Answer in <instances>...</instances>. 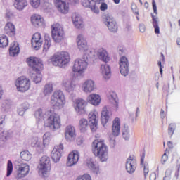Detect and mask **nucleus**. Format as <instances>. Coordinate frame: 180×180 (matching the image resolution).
<instances>
[{
    "instance_id": "f257e3e1",
    "label": "nucleus",
    "mask_w": 180,
    "mask_h": 180,
    "mask_svg": "<svg viewBox=\"0 0 180 180\" xmlns=\"http://www.w3.org/2000/svg\"><path fill=\"white\" fill-rule=\"evenodd\" d=\"M77 47L80 51H83L84 55L81 58H77L74 61L73 66L72 67V72L77 74L79 78H84L85 77V72L88 68L89 64V58L92 51L88 47V43L84 35L79 34L76 39Z\"/></svg>"
},
{
    "instance_id": "f03ea898",
    "label": "nucleus",
    "mask_w": 180,
    "mask_h": 180,
    "mask_svg": "<svg viewBox=\"0 0 180 180\" xmlns=\"http://www.w3.org/2000/svg\"><path fill=\"white\" fill-rule=\"evenodd\" d=\"M27 63L31 68V78L35 84L41 82V71L43 70L44 67L41 60L34 57H30L27 58Z\"/></svg>"
},
{
    "instance_id": "7ed1b4c3",
    "label": "nucleus",
    "mask_w": 180,
    "mask_h": 180,
    "mask_svg": "<svg viewBox=\"0 0 180 180\" xmlns=\"http://www.w3.org/2000/svg\"><path fill=\"white\" fill-rule=\"evenodd\" d=\"M92 152L95 157H98L101 162H105L109 158L108 146L103 141H94L92 143Z\"/></svg>"
},
{
    "instance_id": "20e7f679",
    "label": "nucleus",
    "mask_w": 180,
    "mask_h": 180,
    "mask_svg": "<svg viewBox=\"0 0 180 180\" xmlns=\"http://www.w3.org/2000/svg\"><path fill=\"white\" fill-rule=\"evenodd\" d=\"M51 61L55 67L63 68V67L71 61V58L68 52L60 51L53 54L51 58Z\"/></svg>"
},
{
    "instance_id": "39448f33",
    "label": "nucleus",
    "mask_w": 180,
    "mask_h": 180,
    "mask_svg": "<svg viewBox=\"0 0 180 180\" xmlns=\"http://www.w3.org/2000/svg\"><path fill=\"white\" fill-rule=\"evenodd\" d=\"M47 114L49 116L44 124L46 127H48L50 130H52V131H56V130L60 129L61 118L60 115L56 112H51V111H48Z\"/></svg>"
},
{
    "instance_id": "423d86ee",
    "label": "nucleus",
    "mask_w": 180,
    "mask_h": 180,
    "mask_svg": "<svg viewBox=\"0 0 180 180\" xmlns=\"http://www.w3.org/2000/svg\"><path fill=\"white\" fill-rule=\"evenodd\" d=\"M51 104L55 109H63L65 105V96L61 90L55 91L51 96Z\"/></svg>"
},
{
    "instance_id": "0eeeda50",
    "label": "nucleus",
    "mask_w": 180,
    "mask_h": 180,
    "mask_svg": "<svg viewBox=\"0 0 180 180\" xmlns=\"http://www.w3.org/2000/svg\"><path fill=\"white\" fill-rule=\"evenodd\" d=\"M15 179H22V178H26L30 172V166L27 163L22 162V160H18L15 161Z\"/></svg>"
},
{
    "instance_id": "6e6552de",
    "label": "nucleus",
    "mask_w": 180,
    "mask_h": 180,
    "mask_svg": "<svg viewBox=\"0 0 180 180\" xmlns=\"http://www.w3.org/2000/svg\"><path fill=\"white\" fill-rule=\"evenodd\" d=\"M65 36L64 28L61 25L56 23L51 26V37L55 43H61Z\"/></svg>"
},
{
    "instance_id": "1a4fd4ad",
    "label": "nucleus",
    "mask_w": 180,
    "mask_h": 180,
    "mask_svg": "<svg viewBox=\"0 0 180 180\" xmlns=\"http://www.w3.org/2000/svg\"><path fill=\"white\" fill-rule=\"evenodd\" d=\"M50 158L47 155H44L41 158L39 165L38 166V173L41 176H46L50 172Z\"/></svg>"
},
{
    "instance_id": "9d476101",
    "label": "nucleus",
    "mask_w": 180,
    "mask_h": 180,
    "mask_svg": "<svg viewBox=\"0 0 180 180\" xmlns=\"http://www.w3.org/2000/svg\"><path fill=\"white\" fill-rule=\"evenodd\" d=\"M15 85L18 92H26L30 89V80L22 76L16 79Z\"/></svg>"
},
{
    "instance_id": "9b49d317",
    "label": "nucleus",
    "mask_w": 180,
    "mask_h": 180,
    "mask_svg": "<svg viewBox=\"0 0 180 180\" xmlns=\"http://www.w3.org/2000/svg\"><path fill=\"white\" fill-rule=\"evenodd\" d=\"M119 68L121 75L123 77H127L129 72H130V63L129 59L126 56H122L119 60Z\"/></svg>"
},
{
    "instance_id": "f8f14e48",
    "label": "nucleus",
    "mask_w": 180,
    "mask_h": 180,
    "mask_svg": "<svg viewBox=\"0 0 180 180\" xmlns=\"http://www.w3.org/2000/svg\"><path fill=\"white\" fill-rule=\"evenodd\" d=\"M102 0H82V4L84 8H89L94 13H99V6Z\"/></svg>"
},
{
    "instance_id": "ddd939ff",
    "label": "nucleus",
    "mask_w": 180,
    "mask_h": 180,
    "mask_svg": "<svg viewBox=\"0 0 180 180\" xmlns=\"http://www.w3.org/2000/svg\"><path fill=\"white\" fill-rule=\"evenodd\" d=\"M85 106H86V101L82 98H77L74 102L75 110L77 115L79 116H81V115H85V113H86Z\"/></svg>"
},
{
    "instance_id": "4468645a",
    "label": "nucleus",
    "mask_w": 180,
    "mask_h": 180,
    "mask_svg": "<svg viewBox=\"0 0 180 180\" xmlns=\"http://www.w3.org/2000/svg\"><path fill=\"white\" fill-rule=\"evenodd\" d=\"M103 21L108 27L110 32H112L113 33H116L117 32V24L116 23V20L110 15H105L103 18Z\"/></svg>"
},
{
    "instance_id": "2eb2a0df",
    "label": "nucleus",
    "mask_w": 180,
    "mask_h": 180,
    "mask_svg": "<svg viewBox=\"0 0 180 180\" xmlns=\"http://www.w3.org/2000/svg\"><path fill=\"white\" fill-rule=\"evenodd\" d=\"M99 115L96 111H91L89 114V123L91 131H96L98 129V118Z\"/></svg>"
},
{
    "instance_id": "dca6fc26",
    "label": "nucleus",
    "mask_w": 180,
    "mask_h": 180,
    "mask_svg": "<svg viewBox=\"0 0 180 180\" xmlns=\"http://www.w3.org/2000/svg\"><path fill=\"white\" fill-rule=\"evenodd\" d=\"M63 150H64V146L61 143L53 148L51 153V158L53 162L57 163L60 162Z\"/></svg>"
},
{
    "instance_id": "f3484780",
    "label": "nucleus",
    "mask_w": 180,
    "mask_h": 180,
    "mask_svg": "<svg viewBox=\"0 0 180 180\" xmlns=\"http://www.w3.org/2000/svg\"><path fill=\"white\" fill-rule=\"evenodd\" d=\"M113 114L109 110V108L108 106H104L101 110V120L103 126H105L106 124L109 123L110 120H112V116Z\"/></svg>"
},
{
    "instance_id": "a211bd4d",
    "label": "nucleus",
    "mask_w": 180,
    "mask_h": 180,
    "mask_svg": "<svg viewBox=\"0 0 180 180\" xmlns=\"http://www.w3.org/2000/svg\"><path fill=\"white\" fill-rule=\"evenodd\" d=\"M96 89L95 82L92 79H86L82 84V90L85 94H91V92H94Z\"/></svg>"
},
{
    "instance_id": "6ab92c4d",
    "label": "nucleus",
    "mask_w": 180,
    "mask_h": 180,
    "mask_svg": "<svg viewBox=\"0 0 180 180\" xmlns=\"http://www.w3.org/2000/svg\"><path fill=\"white\" fill-rule=\"evenodd\" d=\"M54 4L58 12H60V13H64L65 15L68 13L70 7L65 0H54Z\"/></svg>"
},
{
    "instance_id": "aec40b11",
    "label": "nucleus",
    "mask_w": 180,
    "mask_h": 180,
    "mask_svg": "<svg viewBox=\"0 0 180 180\" xmlns=\"http://www.w3.org/2000/svg\"><path fill=\"white\" fill-rule=\"evenodd\" d=\"M125 168L128 174H130L131 175L132 174H134L136 168H137V163L136 162V160H134L133 157L129 156L127 158L125 164Z\"/></svg>"
},
{
    "instance_id": "412c9836",
    "label": "nucleus",
    "mask_w": 180,
    "mask_h": 180,
    "mask_svg": "<svg viewBox=\"0 0 180 180\" xmlns=\"http://www.w3.org/2000/svg\"><path fill=\"white\" fill-rule=\"evenodd\" d=\"M78 160H79V152L73 150L68 157L67 166L72 167L73 165H75V164L78 162Z\"/></svg>"
},
{
    "instance_id": "4be33fe9",
    "label": "nucleus",
    "mask_w": 180,
    "mask_h": 180,
    "mask_svg": "<svg viewBox=\"0 0 180 180\" xmlns=\"http://www.w3.org/2000/svg\"><path fill=\"white\" fill-rule=\"evenodd\" d=\"M76 136L75 127L72 125H68L65 130V137L67 141H74Z\"/></svg>"
},
{
    "instance_id": "5701e85b",
    "label": "nucleus",
    "mask_w": 180,
    "mask_h": 180,
    "mask_svg": "<svg viewBox=\"0 0 180 180\" xmlns=\"http://www.w3.org/2000/svg\"><path fill=\"white\" fill-rule=\"evenodd\" d=\"M97 57L103 63H109L110 61L109 53H108V51L105 48H99L97 50Z\"/></svg>"
},
{
    "instance_id": "b1692460",
    "label": "nucleus",
    "mask_w": 180,
    "mask_h": 180,
    "mask_svg": "<svg viewBox=\"0 0 180 180\" xmlns=\"http://www.w3.org/2000/svg\"><path fill=\"white\" fill-rule=\"evenodd\" d=\"M86 164L88 168H89L94 174H96V175H99V174H101V169H99V166L96 165V162L93 159H87Z\"/></svg>"
},
{
    "instance_id": "393cba45",
    "label": "nucleus",
    "mask_w": 180,
    "mask_h": 180,
    "mask_svg": "<svg viewBox=\"0 0 180 180\" xmlns=\"http://www.w3.org/2000/svg\"><path fill=\"white\" fill-rule=\"evenodd\" d=\"M61 85L66 92H73L77 86L72 80L68 79H65L63 80Z\"/></svg>"
},
{
    "instance_id": "a878e982",
    "label": "nucleus",
    "mask_w": 180,
    "mask_h": 180,
    "mask_svg": "<svg viewBox=\"0 0 180 180\" xmlns=\"http://www.w3.org/2000/svg\"><path fill=\"white\" fill-rule=\"evenodd\" d=\"M12 139V131L5 130L0 134V147H5L6 141Z\"/></svg>"
},
{
    "instance_id": "bb28decb",
    "label": "nucleus",
    "mask_w": 180,
    "mask_h": 180,
    "mask_svg": "<svg viewBox=\"0 0 180 180\" xmlns=\"http://www.w3.org/2000/svg\"><path fill=\"white\" fill-rule=\"evenodd\" d=\"M112 134L115 137L120 134V118L115 117L112 121Z\"/></svg>"
},
{
    "instance_id": "cd10ccee",
    "label": "nucleus",
    "mask_w": 180,
    "mask_h": 180,
    "mask_svg": "<svg viewBox=\"0 0 180 180\" xmlns=\"http://www.w3.org/2000/svg\"><path fill=\"white\" fill-rule=\"evenodd\" d=\"M72 20L76 29H82L84 27V20L79 14L73 13Z\"/></svg>"
},
{
    "instance_id": "c85d7f7f",
    "label": "nucleus",
    "mask_w": 180,
    "mask_h": 180,
    "mask_svg": "<svg viewBox=\"0 0 180 180\" xmlns=\"http://www.w3.org/2000/svg\"><path fill=\"white\" fill-rule=\"evenodd\" d=\"M88 101L91 105H93V106H99V105H101L102 98H101L99 94H91L89 96Z\"/></svg>"
},
{
    "instance_id": "c756f323",
    "label": "nucleus",
    "mask_w": 180,
    "mask_h": 180,
    "mask_svg": "<svg viewBox=\"0 0 180 180\" xmlns=\"http://www.w3.org/2000/svg\"><path fill=\"white\" fill-rule=\"evenodd\" d=\"M31 22L33 26L39 27V26H43L44 25V18L40 15H33L31 17Z\"/></svg>"
},
{
    "instance_id": "7c9ffc66",
    "label": "nucleus",
    "mask_w": 180,
    "mask_h": 180,
    "mask_svg": "<svg viewBox=\"0 0 180 180\" xmlns=\"http://www.w3.org/2000/svg\"><path fill=\"white\" fill-rule=\"evenodd\" d=\"M100 72L105 79H109L111 72L110 66L106 63L102 64L101 65Z\"/></svg>"
},
{
    "instance_id": "2f4dec72",
    "label": "nucleus",
    "mask_w": 180,
    "mask_h": 180,
    "mask_svg": "<svg viewBox=\"0 0 180 180\" xmlns=\"http://www.w3.org/2000/svg\"><path fill=\"white\" fill-rule=\"evenodd\" d=\"M4 32L8 36L13 37L16 34V29L15 25L12 22H7L4 27Z\"/></svg>"
},
{
    "instance_id": "473e14b6",
    "label": "nucleus",
    "mask_w": 180,
    "mask_h": 180,
    "mask_svg": "<svg viewBox=\"0 0 180 180\" xmlns=\"http://www.w3.org/2000/svg\"><path fill=\"white\" fill-rule=\"evenodd\" d=\"M79 129L81 133H86L89 129V124L88 123V120L85 118H82L79 120Z\"/></svg>"
},
{
    "instance_id": "72a5a7b5",
    "label": "nucleus",
    "mask_w": 180,
    "mask_h": 180,
    "mask_svg": "<svg viewBox=\"0 0 180 180\" xmlns=\"http://www.w3.org/2000/svg\"><path fill=\"white\" fill-rule=\"evenodd\" d=\"M19 51H20V49L19 48V44H18V42H13L11 44L9 49V54L11 57H15V56H17V54H19Z\"/></svg>"
},
{
    "instance_id": "f704fd0d",
    "label": "nucleus",
    "mask_w": 180,
    "mask_h": 180,
    "mask_svg": "<svg viewBox=\"0 0 180 180\" xmlns=\"http://www.w3.org/2000/svg\"><path fill=\"white\" fill-rule=\"evenodd\" d=\"M14 7L18 11H23L27 6V1L26 0H15Z\"/></svg>"
},
{
    "instance_id": "c9c22d12",
    "label": "nucleus",
    "mask_w": 180,
    "mask_h": 180,
    "mask_svg": "<svg viewBox=\"0 0 180 180\" xmlns=\"http://www.w3.org/2000/svg\"><path fill=\"white\" fill-rule=\"evenodd\" d=\"M53 83L49 82L45 84L43 89V94L44 96H50L53 94Z\"/></svg>"
},
{
    "instance_id": "e433bc0d",
    "label": "nucleus",
    "mask_w": 180,
    "mask_h": 180,
    "mask_svg": "<svg viewBox=\"0 0 180 180\" xmlns=\"http://www.w3.org/2000/svg\"><path fill=\"white\" fill-rule=\"evenodd\" d=\"M108 98L110 99V102H111V103H113V105H114V106H115V108H118L119 98H117V94H116V93H115V92H111V93H110Z\"/></svg>"
},
{
    "instance_id": "4c0bfd02",
    "label": "nucleus",
    "mask_w": 180,
    "mask_h": 180,
    "mask_svg": "<svg viewBox=\"0 0 180 180\" xmlns=\"http://www.w3.org/2000/svg\"><path fill=\"white\" fill-rule=\"evenodd\" d=\"M34 116L36 118L37 120L39 122L41 120H44V117H46V115H44V112H43V109L38 108L34 113Z\"/></svg>"
},
{
    "instance_id": "58836bf2",
    "label": "nucleus",
    "mask_w": 180,
    "mask_h": 180,
    "mask_svg": "<svg viewBox=\"0 0 180 180\" xmlns=\"http://www.w3.org/2000/svg\"><path fill=\"white\" fill-rule=\"evenodd\" d=\"M50 47H51V38H50L49 35H45L43 51L47 53Z\"/></svg>"
},
{
    "instance_id": "ea45409f",
    "label": "nucleus",
    "mask_w": 180,
    "mask_h": 180,
    "mask_svg": "<svg viewBox=\"0 0 180 180\" xmlns=\"http://www.w3.org/2000/svg\"><path fill=\"white\" fill-rule=\"evenodd\" d=\"M30 108V105L29 103H23L20 107L18 109V113L20 116H23L25 115V112L27 110Z\"/></svg>"
},
{
    "instance_id": "a19ab883",
    "label": "nucleus",
    "mask_w": 180,
    "mask_h": 180,
    "mask_svg": "<svg viewBox=\"0 0 180 180\" xmlns=\"http://www.w3.org/2000/svg\"><path fill=\"white\" fill-rule=\"evenodd\" d=\"M122 137L125 140L130 139V129L127 124H124V127L122 129Z\"/></svg>"
},
{
    "instance_id": "79ce46f5",
    "label": "nucleus",
    "mask_w": 180,
    "mask_h": 180,
    "mask_svg": "<svg viewBox=\"0 0 180 180\" xmlns=\"http://www.w3.org/2000/svg\"><path fill=\"white\" fill-rule=\"evenodd\" d=\"M8 44H9L8 37L4 34L0 35V48L4 49V47H8Z\"/></svg>"
},
{
    "instance_id": "37998d69",
    "label": "nucleus",
    "mask_w": 180,
    "mask_h": 180,
    "mask_svg": "<svg viewBox=\"0 0 180 180\" xmlns=\"http://www.w3.org/2000/svg\"><path fill=\"white\" fill-rule=\"evenodd\" d=\"M153 25L155 29V33L160 34V26H158V17L152 15Z\"/></svg>"
},
{
    "instance_id": "c03bdc74",
    "label": "nucleus",
    "mask_w": 180,
    "mask_h": 180,
    "mask_svg": "<svg viewBox=\"0 0 180 180\" xmlns=\"http://www.w3.org/2000/svg\"><path fill=\"white\" fill-rule=\"evenodd\" d=\"M11 106L12 103L11 102V100H4L1 105L2 110L4 112H9V110H11Z\"/></svg>"
},
{
    "instance_id": "a18cd8bd",
    "label": "nucleus",
    "mask_w": 180,
    "mask_h": 180,
    "mask_svg": "<svg viewBox=\"0 0 180 180\" xmlns=\"http://www.w3.org/2000/svg\"><path fill=\"white\" fill-rule=\"evenodd\" d=\"M51 141V134L50 132H46L43 136V143L44 146H49L50 141Z\"/></svg>"
},
{
    "instance_id": "49530a36",
    "label": "nucleus",
    "mask_w": 180,
    "mask_h": 180,
    "mask_svg": "<svg viewBox=\"0 0 180 180\" xmlns=\"http://www.w3.org/2000/svg\"><path fill=\"white\" fill-rule=\"evenodd\" d=\"M22 160L24 161H30L32 160V155L29 150H24L20 153Z\"/></svg>"
},
{
    "instance_id": "de8ad7c7",
    "label": "nucleus",
    "mask_w": 180,
    "mask_h": 180,
    "mask_svg": "<svg viewBox=\"0 0 180 180\" xmlns=\"http://www.w3.org/2000/svg\"><path fill=\"white\" fill-rule=\"evenodd\" d=\"M12 172H13V164L12 161L8 160L7 163V172H6V176L9 178L11 175H12Z\"/></svg>"
},
{
    "instance_id": "09e8293b",
    "label": "nucleus",
    "mask_w": 180,
    "mask_h": 180,
    "mask_svg": "<svg viewBox=\"0 0 180 180\" xmlns=\"http://www.w3.org/2000/svg\"><path fill=\"white\" fill-rule=\"evenodd\" d=\"M42 44H43V41H36L34 39L31 40L32 47H33L34 50H39V49L41 47Z\"/></svg>"
},
{
    "instance_id": "8fccbe9b",
    "label": "nucleus",
    "mask_w": 180,
    "mask_h": 180,
    "mask_svg": "<svg viewBox=\"0 0 180 180\" xmlns=\"http://www.w3.org/2000/svg\"><path fill=\"white\" fill-rule=\"evenodd\" d=\"M46 146H44V143L39 141V143L35 146V148L38 153H43L44 151V148H46Z\"/></svg>"
},
{
    "instance_id": "3c124183",
    "label": "nucleus",
    "mask_w": 180,
    "mask_h": 180,
    "mask_svg": "<svg viewBox=\"0 0 180 180\" xmlns=\"http://www.w3.org/2000/svg\"><path fill=\"white\" fill-rule=\"evenodd\" d=\"M32 40H35L37 41H43V39H41V34L39 32H36L33 34Z\"/></svg>"
},
{
    "instance_id": "603ef678",
    "label": "nucleus",
    "mask_w": 180,
    "mask_h": 180,
    "mask_svg": "<svg viewBox=\"0 0 180 180\" xmlns=\"http://www.w3.org/2000/svg\"><path fill=\"white\" fill-rule=\"evenodd\" d=\"M30 5L32 8H39L40 6V0H30Z\"/></svg>"
},
{
    "instance_id": "864d4df0",
    "label": "nucleus",
    "mask_w": 180,
    "mask_h": 180,
    "mask_svg": "<svg viewBox=\"0 0 180 180\" xmlns=\"http://www.w3.org/2000/svg\"><path fill=\"white\" fill-rule=\"evenodd\" d=\"M6 116V115H1L0 117V131H2L4 126H5V119Z\"/></svg>"
},
{
    "instance_id": "5fc2aeb1",
    "label": "nucleus",
    "mask_w": 180,
    "mask_h": 180,
    "mask_svg": "<svg viewBox=\"0 0 180 180\" xmlns=\"http://www.w3.org/2000/svg\"><path fill=\"white\" fill-rule=\"evenodd\" d=\"M77 180H92L91 175L86 174L82 176H79Z\"/></svg>"
},
{
    "instance_id": "6e6d98bb",
    "label": "nucleus",
    "mask_w": 180,
    "mask_h": 180,
    "mask_svg": "<svg viewBox=\"0 0 180 180\" xmlns=\"http://www.w3.org/2000/svg\"><path fill=\"white\" fill-rule=\"evenodd\" d=\"M174 131H175V124H170L169 125L168 133L169 135L172 136V134H174Z\"/></svg>"
},
{
    "instance_id": "4d7b16f0",
    "label": "nucleus",
    "mask_w": 180,
    "mask_h": 180,
    "mask_svg": "<svg viewBox=\"0 0 180 180\" xmlns=\"http://www.w3.org/2000/svg\"><path fill=\"white\" fill-rule=\"evenodd\" d=\"M110 146L111 148H115V146H116V138L115 136L110 139Z\"/></svg>"
},
{
    "instance_id": "13d9d810",
    "label": "nucleus",
    "mask_w": 180,
    "mask_h": 180,
    "mask_svg": "<svg viewBox=\"0 0 180 180\" xmlns=\"http://www.w3.org/2000/svg\"><path fill=\"white\" fill-rule=\"evenodd\" d=\"M100 4H101L100 6L101 11H104L108 10V4L106 3H103V0L101 1Z\"/></svg>"
},
{
    "instance_id": "bf43d9fd",
    "label": "nucleus",
    "mask_w": 180,
    "mask_h": 180,
    "mask_svg": "<svg viewBox=\"0 0 180 180\" xmlns=\"http://www.w3.org/2000/svg\"><path fill=\"white\" fill-rule=\"evenodd\" d=\"M167 160H168V155L167 154V151H165L162 156L161 163L165 164V162H167Z\"/></svg>"
},
{
    "instance_id": "052dcab7",
    "label": "nucleus",
    "mask_w": 180,
    "mask_h": 180,
    "mask_svg": "<svg viewBox=\"0 0 180 180\" xmlns=\"http://www.w3.org/2000/svg\"><path fill=\"white\" fill-rule=\"evenodd\" d=\"M148 172H150V169L148 167V165H144L143 174H144L145 178H147V175H148Z\"/></svg>"
},
{
    "instance_id": "680f3d73",
    "label": "nucleus",
    "mask_w": 180,
    "mask_h": 180,
    "mask_svg": "<svg viewBox=\"0 0 180 180\" xmlns=\"http://www.w3.org/2000/svg\"><path fill=\"white\" fill-rule=\"evenodd\" d=\"M163 180H171V170L168 169L166 171Z\"/></svg>"
},
{
    "instance_id": "e2e57ef3",
    "label": "nucleus",
    "mask_w": 180,
    "mask_h": 180,
    "mask_svg": "<svg viewBox=\"0 0 180 180\" xmlns=\"http://www.w3.org/2000/svg\"><path fill=\"white\" fill-rule=\"evenodd\" d=\"M40 141H39V139L37 138H35V139H33L32 141V143H31V146L32 147H35L38 145V143H39Z\"/></svg>"
},
{
    "instance_id": "0e129e2a",
    "label": "nucleus",
    "mask_w": 180,
    "mask_h": 180,
    "mask_svg": "<svg viewBox=\"0 0 180 180\" xmlns=\"http://www.w3.org/2000/svg\"><path fill=\"white\" fill-rule=\"evenodd\" d=\"M131 9L134 12V13H135V15H139V11L137 10V6L136 4H132L131 5Z\"/></svg>"
},
{
    "instance_id": "69168bd1",
    "label": "nucleus",
    "mask_w": 180,
    "mask_h": 180,
    "mask_svg": "<svg viewBox=\"0 0 180 180\" xmlns=\"http://www.w3.org/2000/svg\"><path fill=\"white\" fill-rule=\"evenodd\" d=\"M152 6H153L154 13H155L157 15L158 13L157 12V4H155V1H154V0H153V1H152Z\"/></svg>"
},
{
    "instance_id": "338daca9",
    "label": "nucleus",
    "mask_w": 180,
    "mask_h": 180,
    "mask_svg": "<svg viewBox=\"0 0 180 180\" xmlns=\"http://www.w3.org/2000/svg\"><path fill=\"white\" fill-rule=\"evenodd\" d=\"M139 30L141 33H144L146 32V25H144V24H140Z\"/></svg>"
},
{
    "instance_id": "774afa93",
    "label": "nucleus",
    "mask_w": 180,
    "mask_h": 180,
    "mask_svg": "<svg viewBox=\"0 0 180 180\" xmlns=\"http://www.w3.org/2000/svg\"><path fill=\"white\" fill-rule=\"evenodd\" d=\"M157 179V173L152 172L150 175V180H156Z\"/></svg>"
}]
</instances>
